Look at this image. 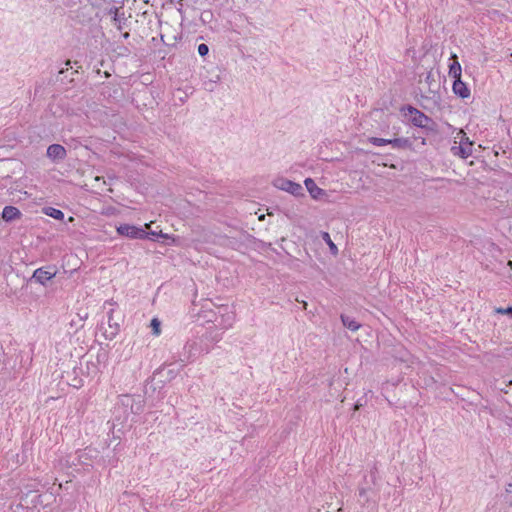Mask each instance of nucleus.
I'll return each instance as SVG.
<instances>
[{
  "label": "nucleus",
  "mask_w": 512,
  "mask_h": 512,
  "mask_svg": "<svg viewBox=\"0 0 512 512\" xmlns=\"http://www.w3.org/2000/svg\"><path fill=\"white\" fill-rule=\"evenodd\" d=\"M147 234H148L147 238L151 239V240H156V238H163V239L169 238L168 234H165L162 231H160L159 233H157L155 231H150V232H147Z\"/></svg>",
  "instance_id": "nucleus-20"
},
{
  "label": "nucleus",
  "mask_w": 512,
  "mask_h": 512,
  "mask_svg": "<svg viewBox=\"0 0 512 512\" xmlns=\"http://www.w3.org/2000/svg\"><path fill=\"white\" fill-rule=\"evenodd\" d=\"M234 319L233 315H228V320L232 321Z\"/></svg>",
  "instance_id": "nucleus-33"
},
{
  "label": "nucleus",
  "mask_w": 512,
  "mask_h": 512,
  "mask_svg": "<svg viewBox=\"0 0 512 512\" xmlns=\"http://www.w3.org/2000/svg\"><path fill=\"white\" fill-rule=\"evenodd\" d=\"M472 145L473 143H469V145L461 143L458 146H453L451 148V151L453 155L460 156L461 158L466 159L472 154Z\"/></svg>",
  "instance_id": "nucleus-8"
},
{
  "label": "nucleus",
  "mask_w": 512,
  "mask_h": 512,
  "mask_svg": "<svg viewBox=\"0 0 512 512\" xmlns=\"http://www.w3.org/2000/svg\"><path fill=\"white\" fill-rule=\"evenodd\" d=\"M321 238L325 241V243L329 246V249L333 255L338 253V248L335 243L331 240L330 234L328 232L322 231Z\"/></svg>",
  "instance_id": "nucleus-16"
},
{
  "label": "nucleus",
  "mask_w": 512,
  "mask_h": 512,
  "mask_svg": "<svg viewBox=\"0 0 512 512\" xmlns=\"http://www.w3.org/2000/svg\"><path fill=\"white\" fill-rule=\"evenodd\" d=\"M134 397L135 395H121L119 398V404L125 408L130 409V412L132 413Z\"/></svg>",
  "instance_id": "nucleus-15"
},
{
  "label": "nucleus",
  "mask_w": 512,
  "mask_h": 512,
  "mask_svg": "<svg viewBox=\"0 0 512 512\" xmlns=\"http://www.w3.org/2000/svg\"><path fill=\"white\" fill-rule=\"evenodd\" d=\"M391 139H384V138H378V137H370L369 142L375 146H384V145H390Z\"/></svg>",
  "instance_id": "nucleus-17"
},
{
  "label": "nucleus",
  "mask_w": 512,
  "mask_h": 512,
  "mask_svg": "<svg viewBox=\"0 0 512 512\" xmlns=\"http://www.w3.org/2000/svg\"><path fill=\"white\" fill-rule=\"evenodd\" d=\"M365 403H366V401L362 402V399H358L354 405V410L355 411L359 410L362 406H364Z\"/></svg>",
  "instance_id": "nucleus-27"
},
{
  "label": "nucleus",
  "mask_w": 512,
  "mask_h": 512,
  "mask_svg": "<svg viewBox=\"0 0 512 512\" xmlns=\"http://www.w3.org/2000/svg\"><path fill=\"white\" fill-rule=\"evenodd\" d=\"M342 511H343L342 507L337 509V512H342Z\"/></svg>",
  "instance_id": "nucleus-35"
},
{
  "label": "nucleus",
  "mask_w": 512,
  "mask_h": 512,
  "mask_svg": "<svg viewBox=\"0 0 512 512\" xmlns=\"http://www.w3.org/2000/svg\"><path fill=\"white\" fill-rule=\"evenodd\" d=\"M46 155L53 162H59L67 157V151L64 146L60 144H51L47 148Z\"/></svg>",
  "instance_id": "nucleus-5"
},
{
  "label": "nucleus",
  "mask_w": 512,
  "mask_h": 512,
  "mask_svg": "<svg viewBox=\"0 0 512 512\" xmlns=\"http://www.w3.org/2000/svg\"><path fill=\"white\" fill-rule=\"evenodd\" d=\"M197 51L201 57H205L209 53V47L205 43H201L198 45Z\"/></svg>",
  "instance_id": "nucleus-25"
},
{
  "label": "nucleus",
  "mask_w": 512,
  "mask_h": 512,
  "mask_svg": "<svg viewBox=\"0 0 512 512\" xmlns=\"http://www.w3.org/2000/svg\"><path fill=\"white\" fill-rule=\"evenodd\" d=\"M274 186L280 190L289 192L294 196L303 195V187L300 184L285 178L275 180Z\"/></svg>",
  "instance_id": "nucleus-4"
},
{
  "label": "nucleus",
  "mask_w": 512,
  "mask_h": 512,
  "mask_svg": "<svg viewBox=\"0 0 512 512\" xmlns=\"http://www.w3.org/2000/svg\"><path fill=\"white\" fill-rule=\"evenodd\" d=\"M216 82H217V80L211 81V86H210V87H208V90H209V91H212V90H213V86H212V84H215Z\"/></svg>",
  "instance_id": "nucleus-31"
},
{
  "label": "nucleus",
  "mask_w": 512,
  "mask_h": 512,
  "mask_svg": "<svg viewBox=\"0 0 512 512\" xmlns=\"http://www.w3.org/2000/svg\"><path fill=\"white\" fill-rule=\"evenodd\" d=\"M405 109L411 115L410 121L414 126L435 131V122L426 114L411 105H408Z\"/></svg>",
  "instance_id": "nucleus-1"
},
{
  "label": "nucleus",
  "mask_w": 512,
  "mask_h": 512,
  "mask_svg": "<svg viewBox=\"0 0 512 512\" xmlns=\"http://www.w3.org/2000/svg\"><path fill=\"white\" fill-rule=\"evenodd\" d=\"M196 346V343L195 342H187L184 346V351L188 354L187 355V359H189L191 356H193V350Z\"/></svg>",
  "instance_id": "nucleus-21"
},
{
  "label": "nucleus",
  "mask_w": 512,
  "mask_h": 512,
  "mask_svg": "<svg viewBox=\"0 0 512 512\" xmlns=\"http://www.w3.org/2000/svg\"><path fill=\"white\" fill-rule=\"evenodd\" d=\"M145 406L144 398L141 395H135L132 414H140L143 412Z\"/></svg>",
  "instance_id": "nucleus-13"
},
{
  "label": "nucleus",
  "mask_w": 512,
  "mask_h": 512,
  "mask_svg": "<svg viewBox=\"0 0 512 512\" xmlns=\"http://www.w3.org/2000/svg\"><path fill=\"white\" fill-rule=\"evenodd\" d=\"M117 232L121 236L131 239H146L148 237L147 232L143 228L130 224H121L117 227Z\"/></svg>",
  "instance_id": "nucleus-3"
},
{
  "label": "nucleus",
  "mask_w": 512,
  "mask_h": 512,
  "mask_svg": "<svg viewBox=\"0 0 512 512\" xmlns=\"http://www.w3.org/2000/svg\"><path fill=\"white\" fill-rule=\"evenodd\" d=\"M43 212L45 215L50 216L56 220L64 219V213L61 210L56 209L54 207H45L43 208Z\"/></svg>",
  "instance_id": "nucleus-14"
},
{
  "label": "nucleus",
  "mask_w": 512,
  "mask_h": 512,
  "mask_svg": "<svg viewBox=\"0 0 512 512\" xmlns=\"http://www.w3.org/2000/svg\"><path fill=\"white\" fill-rule=\"evenodd\" d=\"M151 327L153 329V334L154 335H159L160 334V321L157 319V318H153L151 320Z\"/></svg>",
  "instance_id": "nucleus-23"
},
{
  "label": "nucleus",
  "mask_w": 512,
  "mask_h": 512,
  "mask_svg": "<svg viewBox=\"0 0 512 512\" xmlns=\"http://www.w3.org/2000/svg\"><path fill=\"white\" fill-rule=\"evenodd\" d=\"M377 480H378V469H377V465L374 464L373 468L370 471L369 485L371 484V485L375 486L377 484Z\"/></svg>",
  "instance_id": "nucleus-19"
},
{
  "label": "nucleus",
  "mask_w": 512,
  "mask_h": 512,
  "mask_svg": "<svg viewBox=\"0 0 512 512\" xmlns=\"http://www.w3.org/2000/svg\"><path fill=\"white\" fill-rule=\"evenodd\" d=\"M364 482L367 484V486H361L358 489L360 501L363 500L361 502L362 506H365L366 504H368L369 497L367 496V493L369 490H371V485H369V481L367 480L366 476L364 477Z\"/></svg>",
  "instance_id": "nucleus-12"
},
{
  "label": "nucleus",
  "mask_w": 512,
  "mask_h": 512,
  "mask_svg": "<svg viewBox=\"0 0 512 512\" xmlns=\"http://www.w3.org/2000/svg\"><path fill=\"white\" fill-rule=\"evenodd\" d=\"M461 143H465L466 145H469V143H472L471 141H469V138L466 137L465 135L462 137V141Z\"/></svg>",
  "instance_id": "nucleus-29"
},
{
  "label": "nucleus",
  "mask_w": 512,
  "mask_h": 512,
  "mask_svg": "<svg viewBox=\"0 0 512 512\" xmlns=\"http://www.w3.org/2000/svg\"><path fill=\"white\" fill-rule=\"evenodd\" d=\"M390 145L394 149H412L413 142L409 138H394L391 139Z\"/></svg>",
  "instance_id": "nucleus-10"
},
{
  "label": "nucleus",
  "mask_w": 512,
  "mask_h": 512,
  "mask_svg": "<svg viewBox=\"0 0 512 512\" xmlns=\"http://www.w3.org/2000/svg\"><path fill=\"white\" fill-rule=\"evenodd\" d=\"M305 185L311 194H313L314 190L321 191V189L318 188L315 182L310 178L305 180Z\"/></svg>",
  "instance_id": "nucleus-22"
},
{
  "label": "nucleus",
  "mask_w": 512,
  "mask_h": 512,
  "mask_svg": "<svg viewBox=\"0 0 512 512\" xmlns=\"http://www.w3.org/2000/svg\"><path fill=\"white\" fill-rule=\"evenodd\" d=\"M317 512H324V511H322V510L318 509V510H317ZM325 512H330V511H325Z\"/></svg>",
  "instance_id": "nucleus-36"
},
{
  "label": "nucleus",
  "mask_w": 512,
  "mask_h": 512,
  "mask_svg": "<svg viewBox=\"0 0 512 512\" xmlns=\"http://www.w3.org/2000/svg\"><path fill=\"white\" fill-rule=\"evenodd\" d=\"M453 92L462 99L470 96V89L464 83L461 78H455L452 86Z\"/></svg>",
  "instance_id": "nucleus-6"
},
{
  "label": "nucleus",
  "mask_w": 512,
  "mask_h": 512,
  "mask_svg": "<svg viewBox=\"0 0 512 512\" xmlns=\"http://www.w3.org/2000/svg\"><path fill=\"white\" fill-rule=\"evenodd\" d=\"M511 487H512V484H509V485H508V488L506 489V491H507V492H511V489H510Z\"/></svg>",
  "instance_id": "nucleus-32"
},
{
  "label": "nucleus",
  "mask_w": 512,
  "mask_h": 512,
  "mask_svg": "<svg viewBox=\"0 0 512 512\" xmlns=\"http://www.w3.org/2000/svg\"><path fill=\"white\" fill-rule=\"evenodd\" d=\"M57 272L58 269L55 265H46L36 269L28 281L47 286V283L57 275Z\"/></svg>",
  "instance_id": "nucleus-2"
},
{
  "label": "nucleus",
  "mask_w": 512,
  "mask_h": 512,
  "mask_svg": "<svg viewBox=\"0 0 512 512\" xmlns=\"http://www.w3.org/2000/svg\"><path fill=\"white\" fill-rule=\"evenodd\" d=\"M78 382H79V385H77V384H73V386H74V387H79V386H81V385H82V384H81V380H79Z\"/></svg>",
  "instance_id": "nucleus-34"
},
{
  "label": "nucleus",
  "mask_w": 512,
  "mask_h": 512,
  "mask_svg": "<svg viewBox=\"0 0 512 512\" xmlns=\"http://www.w3.org/2000/svg\"><path fill=\"white\" fill-rule=\"evenodd\" d=\"M1 216L5 222H12L20 219L22 213L17 207L9 205L4 207Z\"/></svg>",
  "instance_id": "nucleus-7"
},
{
  "label": "nucleus",
  "mask_w": 512,
  "mask_h": 512,
  "mask_svg": "<svg viewBox=\"0 0 512 512\" xmlns=\"http://www.w3.org/2000/svg\"><path fill=\"white\" fill-rule=\"evenodd\" d=\"M129 36H130V33H129V32H125V33H123V34H122V37H123L124 39H128V38H129Z\"/></svg>",
  "instance_id": "nucleus-30"
},
{
  "label": "nucleus",
  "mask_w": 512,
  "mask_h": 512,
  "mask_svg": "<svg viewBox=\"0 0 512 512\" xmlns=\"http://www.w3.org/2000/svg\"><path fill=\"white\" fill-rule=\"evenodd\" d=\"M113 21L117 23V29L122 30L123 27L126 25L127 18L124 16V13H122L117 17H113Z\"/></svg>",
  "instance_id": "nucleus-18"
},
{
  "label": "nucleus",
  "mask_w": 512,
  "mask_h": 512,
  "mask_svg": "<svg viewBox=\"0 0 512 512\" xmlns=\"http://www.w3.org/2000/svg\"><path fill=\"white\" fill-rule=\"evenodd\" d=\"M451 59H453V62L449 65V76L453 79L455 78H461V65L458 62V58L456 54L451 55Z\"/></svg>",
  "instance_id": "nucleus-9"
},
{
  "label": "nucleus",
  "mask_w": 512,
  "mask_h": 512,
  "mask_svg": "<svg viewBox=\"0 0 512 512\" xmlns=\"http://www.w3.org/2000/svg\"><path fill=\"white\" fill-rule=\"evenodd\" d=\"M341 318V321H342V324L349 330L355 332L357 331L359 328H360V323H358L354 318L348 316V315H345V314H342L340 316Z\"/></svg>",
  "instance_id": "nucleus-11"
},
{
  "label": "nucleus",
  "mask_w": 512,
  "mask_h": 512,
  "mask_svg": "<svg viewBox=\"0 0 512 512\" xmlns=\"http://www.w3.org/2000/svg\"><path fill=\"white\" fill-rule=\"evenodd\" d=\"M70 63H71L70 60H67L66 63H65L66 68L65 69H61L59 71V74H63L66 70H68V67L70 66Z\"/></svg>",
  "instance_id": "nucleus-28"
},
{
  "label": "nucleus",
  "mask_w": 512,
  "mask_h": 512,
  "mask_svg": "<svg viewBox=\"0 0 512 512\" xmlns=\"http://www.w3.org/2000/svg\"><path fill=\"white\" fill-rule=\"evenodd\" d=\"M108 14H109V15H113V17H117V16H119V15H120V13H119V8H118V7H116V6L111 7V8L108 10Z\"/></svg>",
  "instance_id": "nucleus-26"
},
{
  "label": "nucleus",
  "mask_w": 512,
  "mask_h": 512,
  "mask_svg": "<svg viewBox=\"0 0 512 512\" xmlns=\"http://www.w3.org/2000/svg\"><path fill=\"white\" fill-rule=\"evenodd\" d=\"M495 313L502 314V315H508L512 317V306H509L507 308L498 307L495 308Z\"/></svg>",
  "instance_id": "nucleus-24"
}]
</instances>
